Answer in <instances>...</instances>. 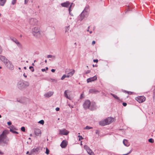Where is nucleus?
<instances>
[{
  "mask_svg": "<svg viewBox=\"0 0 155 155\" xmlns=\"http://www.w3.org/2000/svg\"><path fill=\"white\" fill-rule=\"evenodd\" d=\"M7 133V131L5 130L0 135V144L2 143L4 144H8L9 140L6 136Z\"/></svg>",
  "mask_w": 155,
  "mask_h": 155,
  "instance_id": "1",
  "label": "nucleus"
},
{
  "mask_svg": "<svg viewBox=\"0 0 155 155\" xmlns=\"http://www.w3.org/2000/svg\"><path fill=\"white\" fill-rule=\"evenodd\" d=\"M29 83L26 81L20 80L18 81L17 84L18 88L21 90H23L29 86Z\"/></svg>",
  "mask_w": 155,
  "mask_h": 155,
  "instance_id": "2",
  "label": "nucleus"
},
{
  "mask_svg": "<svg viewBox=\"0 0 155 155\" xmlns=\"http://www.w3.org/2000/svg\"><path fill=\"white\" fill-rule=\"evenodd\" d=\"M32 34L35 37H39L41 35L40 28L38 27H35L32 29Z\"/></svg>",
  "mask_w": 155,
  "mask_h": 155,
  "instance_id": "3",
  "label": "nucleus"
},
{
  "mask_svg": "<svg viewBox=\"0 0 155 155\" xmlns=\"http://www.w3.org/2000/svg\"><path fill=\"white\" fill-rule=\"evenodd\" d=\"M29 23L31 25H36L38 24V21L36 18H31L29 19Z\"/></svg>",
  "mask_w": 155,
  "mask_h": 155,
  "instance_id": "4",
  "label": "nucleus"
},
{
  "mask_svg": "<svg viewBox=\"0 0 155 155\" xmlns=\"http://www.w3.org/2000/svg\"><path fill=\"white\" fill-rule=\"evenodd\" d=\"M7 68L9 69L12 70L14 69V66L12 62L9 61L5 64Z\"/></svg>",
  "mask_w": 155,
  "mask_h": 155,
  "instance_id": "5",
  "label": "nucleus"
},
{
  "mask_svg": "<svg viewBox=\"0 0 155 155\" xmlns=\"http://www.w3.org/2000/svg\"><path fill=\"white\" fill-rule=\"evenodd\" d=\"M91 105V103L90 101L89 100H87L85 101L83 104V107L85 109L90 108Z\"/></svg>",
  "mask_w": 155,
  "mask_h": 155,
  "instance_id": "6",
  "label": "nucleus"
},
{
  "mask_svg": "<svg viewBox=\"0 0 155 155\" xmlns=\"http://www.w3.org/2000/svg\"><path fill=\"white\" fill-rule=\"evenodd\" d=\"M85 149L86 150L87 153L90 155H94V153L90 148L86 145H85L84 147Z\"/></svg>",
  "mask_w": 155,
  "mask_h": 155,
  "instance_id": "7",
  "label": "nucleus"
},
{
  "mask_svg": "<svg viewBox=\"0 0 155 155\" xmlns=\"http://www.w3.org/2000/svg\"><path fill=\"white\" fill-rule=\"evenodd\" d=\"M145 97L143 96H139L136 98V100L140 103L144 102L145 101Z\"/></svg>",
  "mask_w": 155,
  "mask_h": 155,
  "instance_id": "8",
  "label": "nucleus"
},
{
  "mask_svg": "<svg viewBox=\"0 0 155 155\" xmlns=\"http://www.w3.org/2000/svg\"><path fill=\"white\" fill-rule=\"evenodd\" d=\"M69 132L65 129L59 130V134L62 135H67Z\"/></svg>",
  "mask_w": 155,
  "mask_h": 155,
  "instance_id": "9",
  "label": "nucleus"
},
{
  "mask_svg": "<svg viewBox=\"0 0 155 155\" xmlns=\"http://www.w3.org/2000/svg\"><path fill=\"white\" fill-rule=\"evenodd\" d=\"M0 60L5 64H6L7 62H8V61H9L5 56L2 55H0Z\"/></svg>",
  "mask_w": 155,
  "mask_h": 155,
  "instance_id": "10",
  "label": "nucleus"
},
{
  "mask_svg": "<svg viewBox=\"0 0 155 155\" xmlns=\"http://www.w3.org/2000/svg\"><path fill=\"white\" fill-rule=\"evenodd\" d=\"M11 40L16 44L19 47H21L22 46L21 45V43L18 41V40L15 38L13 37L11 38Z\"/></svg>",
  "mask_w": 155,
  "mask_h": 155,
  "instance_id": "11",
  "label": "nucleus"
},
{
  "mask_svg": "<svg viewBox=\"0 0 155 155\" xmlns=\"http://www.w3.org/2000/svg\"><path fill=\"white\" fill-rule=\"evenodd\" d=\"M88 7L86 6L85 7L83 11L81 12V15H82L84 13L85 16L86 17L88 15Z\"/></svg>",
  "mask_w": 155,
  "mask_h": 155,
  "instance_id": "12",
  "label": "nucleus"
},
{
  "mask_svg": "<svg viewBox=\"0 0 155 155\" xmlns=\"http://www.w3.org/2000/svg\"><path fill=\"white\" fill-rule=\"evenodd\" d=\"M105 120L107 124H109L114 121V119L113 118L108 117Z\"/></svg>",
  "mask_w": 155,
  "mask_h": 155,
  "instance_id": "13",
  "label": "nucleus"
},
{
  "mask_svg": "<svg viewBox=\"0 0 155 155\" xmlns=\"http://www.w3.org/2000/svg\"><path fill=\"white\" fill-rule=\"evenodd\" d=\"M54 93V92L52 91H49L48 92L46 93H45L44 94V96L46 98H49L51 97L52 95H53Z\"/></svg>",
  "mask_w": 155,
  "mask_h": 155,
  "instance_id": "14",
  "label": "nucleus"
},
{
  "mask_svg": "<svg viewBox=\"0 0 155 155\" xmlns=\"http://www.w3.org/2000/svg\"><path fill=\"white\" fill-rule=\"evenodd\" d=\"M97 79V77L96 76H95L93 77L87 79V83H89L92 81H94Z\"/></svg>",
  "mask_w": 155,
  "mask_h": 155,
  "instance_id": "15",
  "label": "nucleus"
},
{
  "mask_svg": "<svg viewBox=\"0 0 155 155\" xmlns=\"http://www.w3.org/2000/svg\"><path fill=\"white\" fill-rule=\"evenodd\" d=\"M67 141L65 140H63L60 146L62 148H65L67 146Z\"/></svg>",
  "mask_w": 155,
  "mask_h": 155,
  "instance_id": "16",
  "label": "nucleus"
},
{
  "mask_svg": "<svg viewBox=\"0 0 155 155\" xmlns=\"http://www.w3.org/2000/svg\"><path fill=\"white\" fill-rule=\"evenodd\" d=\"M70 4V3L68 1H67L66 2L64 3H63L61 4V5L63 7H68L69 6Z\"/></svg>",
  "mask_w": 155,
  "mask_h": 155,
  "instance_id": "17",
  "label": "nucleus"
},
{
  "mask_svg": "<svg viewBox=\"0 0 155 155\" xmlns=\"http://www.w3.org/2000/svg\"><path fill=\"white\" fill-rule=\"evenodd\" d=\"M34 132L35 134L37 136H39V134H41V133L40 130L38 128L35 129Z\"/></svg>",
  "mask_w": 155,
  "mask_h": 155,
  "instance_id": "18",
  "label": "nucleus"
},
{
  "mask_svg": "<svg viewBox=\"0 0 155 155\" xmlns=\"http://www.w3.org/2000/svg\"><path fill=\"white\" fill-rule=\"evenodd\" d=\"M89 92L91 93L97 94L99 92V91L95 89H91L89 90Z\"/></svg>",
  "mask_w": 155,
  "mask_h": 155,
  "instance_id": "19",
  "label": "nucleus"
},
{
  "mask_svg": "<svg viewBox=\"0 0 155 155\" xmlns=\"http://www.w3.org/2000/svg\"><path fill=\"white\" fill-rule=\"evenodd\" d=\"M69 92V91L68 90H65L64 93V96L67 98L68 99L71 100V98L70 97V96H69L68 94H67V93H68Z\"/></svg>",
  "mask_w": 155,
  "mask_h": 155,
  "instance_id": "20",
  "label": "nucleus"
},
{
  "mask_svg": "<svg viewBox=\"0 0 155 155\" xmlns=\"http://www.w3.org/2000/svg\"><path fill=\"white\" fill-rule=\"evenodd\" d=\"M39 150V149L38 147H37L36 148H34L31 151V153L32 154H33V153H36Z\"/></svg>",
  "mask_w": 155,
  "mask_h": 155,
  "instance_id": "21",
  "label": "nucleus"
},
{
  "mask_svg": "<svg viewBox=\"0 0 155 155\" xmlns=\"http://www.w3.org/2000/svg\"><path fill=\"white\" fill-rule=\"evenodd\" d=\"M96 106L95 103H92L91 105V107L90 108L91 110H94L96 109Z\"/></svg>",
  "mask_w": 155,
  "mask_h": 155,
  "instance_id": "22",
  "label": "nucleus"
},
{
  "mask_svg": "<svg viewBox=\"0 0 155 155\" xmlns=\"http://www.w3.org/2000/svg\"><path fill=\"white\" fill-rule=\"evenodd\" d=\"M74 6V4H73V3H71V5H70L69 8L68 9L69 14L71 16H73V15L71 13V8L72 7H73Z\"/></svg>",
  "mask_w": 155,
  "mask_h": 155,
  "instance_id": "23",
  "label": "nucleus"
},
{
  "mask_svg": "<svg viewBox=\"0 0 155 155\" xmlns=\"http://www.w3.org/2000/svg\"><path fill=\"white\" fill-rule=\"evenodd\" d=\"M99 124L100 125L104 126L107 125L105 119L104 120H101L99 122Z\"/></svg>",
  "mask_w": 155,
  "mask_h": 155,
  "instance_id": "24",
  "label": "nucleus"
},
{
  "mask_svg": "<svg viewBox=\"0 0 155 155\" xmlns=\"http://www.w3.org/2000/svg\"><path fill=\"white\" fill-rule=\"evenodd\" d=\"M123 143L124 145L127 147H128L130 145V144L127 142V140L124 139L123 140Z\"/></svg>",
  "mask_w": 155,
  "mask_h": 155,
  "instance_id": "25",
  "label": "nucleus"
},
{
  "mask_svg": "<svg viewBox=\"0 0 155 155\" xmlns=\"http://www.w3.org/2000/svg\"><path fill=\"white\" fill-rule=\"evenodd\" d=\"M7 0H0V5L3 6Z\"/></svg>",
  "mask_w": 155,
  "mask_h": 155,
  "instance_id": "26",
  "label": "nucleus"
},
{
  "mask_svg": "<svg viewBox=\"0 0 155 155\" xmlns=\"http://www.w3.org/2000/svg\"><path fill=\"white\" fill-rule=\"evenodd\" d=\"M29 99L26 98H24V101H22L21 102L24 104H26L27 103H28L29 102ZM18 101L20 102L19 101Z\"/></svg>",
  "mask_w": 155,
  "mask_h": 155,
  "instance_id": "27",
  "label": "nucleus"
},
{
  "mask_svg": "<svg viewBox=\"0 0 155 155\" xmlns=\"http://www.w3.org/2000/svg\"><path fill=\"white\" fill-rule=\"evenodd\" d=\"M75 73V71L74 70H73L71 71H70L68 74H69L70 76L71 77Z\"/></svg>",
  "mask_w": 155,
  "mask_h": 155,
  "instance_id": "28",
  "label": "nucleus"
},
{
  "mask_svg": "<svg viewBox=\"0 0 155 155\" xmlns=\"http://www.w3.org/2000/svg\"><path fill=\"white\" fill-rule=\"evenodd\" d=\"M80 17L79 20H80L81 21L84 18V17H86L84 15V13L82 15H81V13L80 15Z\"/></svg>",
  "mask_w": 155,
  "mask_h": 155,
  "instance_id": "29",
  "label": "nucleus"
},
{
  "mask_svg": "<svg viewBox=\"0 0 155 155\" xmlns=\"http://www.w3.org/2000/svg\"><path fill=\"white\" fill-rule=\"evenodd\" d=\"M70 29V26H68L67 27H66L65 28V32L66 33Z\"/></svg>",
  "mask_w": 155,
  "mask_h": 155,
  "instance_id": "30",
  "label": "nucleus"
},
{
  "mask_svg": "<svg viewBox=\"0 0 155 155\" xmlns=\"http://www.w3.org/2000/svg\"><path fill=\"white\" fill-rule=\"evenodd\" d=\"M110 94L113 96L115 99L117 100H119V98L116 95L111 93Z\"/></svg>",
  "mask_w": 155,
  "mask_h": 155,
  "instance_id": "31",
  "label": "nucleus"
},
{
  "mask_svg": "<svg viewBox=\"0 0 155 155\" xmlns=\"http://www.w3.org/2000/svg\"><path fill=\"white\" fill-rule=\"evenodd\" d=\"M47 57L48 58H52L53 59H54L55 58V56H54L50 54L48 55Z\"/></svg>",
  "mask_w": 155,
  "mask_h": 155,
  "instance_id": "32",
  "label": "nucleus"
},
{
  "mask_svg": "<svg viewBox=\"0 0 155 155\" xmlns=\"http://www.w3.org/2000/svg\"><path fill=\"white\" fill-rule=\"evenodd\" d=\"M10 130L11 132H12L13 133L16 134H18V132L13 130V129H10Z\"/></svg>",
  "mask_w": 155,
  "mask_h": 155,
  "instance_id": "33",
  "label": "nucleus"
},
{
  "mask_svg": "<svg viewBox=\"0 0 155 155\" xmlns=\"http://www.w3.org/2000/svg\"><path fill=\"white\" fill-rule=\"evenodd\" d=\"M38 123H40L42 125H43L44 123V121L43 120H41L39 121Z\"/></svg>",
  "mask_w": 155,
  "mask_h": 155,
  "instance_id": "34",
  "label": "nucleus"
},
{
  "mask_svg": "<svg viewBox=\"0 0 155 155\" xmlns=\"http://www.w3.org/2000/svg\"><path fill=\"white\" fill-rule=\"evenodd\" d=\"M10 129H12L13 130H17V129L14 127V126L13 125H12L10 127H9Z\"/></svg>",
  "mask_w": 155,
  "mask_h": 155,
  "instance_id": "35",
  "label": "nucleus"
},
{
  "mask_svg": "<svg viewBox=\"0 0 155 155\" xmlns=\"http://www.w3.org/2000/svg\"><path fill=\"white\" fill-rule=\"evenodd\" d=\"M148 141L151 143L154 142V140L152 138H150L148 140Z\"/></svg>",
  "mask_w": 155,
  "mask_h": 155,
  "instance_id": "36",
  "label": "nucleus"
},
{
  "mask_svg": "<svg viewBox=\"0 0 155 155\" xmlns=\"http://www.w3.org/2000/svg\"><path fill=\"white\" fill-rule=\"evenodd\" d=\"M92 127L88 126H87L84 128L85 129L88 130L92 129Z\"/></svg>",
  "mask_w": 155,
  "mask_h": 155,
  "instance_id": "37",
  "label": "nucleus"
},
{
  "mask_svg": "<svg viewBox=\"0 0 155 155\" xmlns=\"http://www.w3.org/2000/svg\"><path fill=\"white\" fill-rule=\"evenodd\" d=\"M29 69H30L31 70V71L32 72L34 71V68L31 66L29 67Z\"/></svg>",
  "mask_w": 155,
  "mask_h": 155,
  "instance_id": "38",
  "label": "nucleus"
},
{
  "mask_svg": "<svg viewBox=\"0 0 155 155\" xmlns=\"http://www.w3.org/2000/svg\"><path fill=\"white\" fill-rule=\"evenodd\" d=\"M16 2V0H12V4L13 5H15Z\"/></svg>",
  "mask_w": 155,
  "mask_h": 155,
  "instance_id": "39",
  "label": "nucleus"
},
{
  "mask_svg": "<svg viewBox=\"0 0 155 155\" xmlns=\"http://www.w3.org/2000/svg\"><path fill=\"white\" fill-rule=\"evenodd\" d=\"M123 92H125L126 93H127L128 94H131L132 93V92H131L130 91H125V90L123 91Z\"/></svg>",
  "mask_w": 155,
  "mask_h": 155,
  "instance_id": "40",
  "label": "nucleus"
},
{
  "mask_svg": "<svg viewBox=\"0 0 155 155\" xmlns=\"http://www.w3.org/2000/svg\"><path fill=\"white\" fill-rule=\"evenodd\" d=\"M49 150L47 148H46V152L45 153L47 154H48L49 153Z\"/></svg>",
  "mask_w": 155,
  "mask_h": 155,
  "instance_id": "41",
  "label": "nucleus"
},
{
  "mask_svg": "<svg viewBox=\"0 0 155 155\" xmlns=\"http://www.w3.org/2000/svg\"><path fill=\"white\" fill-rule=\"evenodd\" d=\"M66 78V75L64 74L62 76L61 78V80H63Z\"/></svg>",
  "mask_w": 155,
  "mask_h": 155,
  "instance_id": "42",
  "label": "nucleus"
},
{
  "mask_svg": "<svg viewBox=\"0 0 155 155\" xmlns=\"http://www.w3.org/2000/svg\"><path fill=\"white\" fill-rule=\"evenodd\" d=\"M21 130L23 132H25V128L24 127H22L21 128Z\"/></svg>",
  "mask_w": 155,
  "mask_h": 155,
  "instance_id": "43",
  "label": "nucleus"
},
{
  "mask_svg": "<svg viewBox=\"0 0 155 155\" xmlns=\"http://www.w3.org/2000/svg\"><path fill=\"white\" fill-rule=\"evenodd\" d=\"M132 151V149H131L128 153H126V154H124L123 155H127L128 154L130 153Z\"/></svg>",
  "mask_w": 155,
  "mask_h": 155,
  "instance_id": "44",
  "label": "nucleus"
},
{
  "mask_svg": "<svg viewBox=\"0 0 155 155\" xmlns=\"http://www.w3.org/2000/svg\"><path fill=\"white\" fill-rule=\"evenodd\" d=\"M78 137H79V140H82L83 139V137L79 135Z\"/></svg>",
  "mask_w": 155,
  "mask_h": 155,
  "instance_id": "45",
  "label": "nucleus"
},
{
  "mask_svg": "<svg viewBox=\"0 0 155 155\" xmlns=\"http://www.w3.org/2000/svg\"><path fill=\"white\" fill-rule=\"evenodd\" d=\"M83 93H82L80 95V99H82L84 97L83 96Z\"/></svg>",
  "mask_w": 155,
  "mask_h": 155,
  "instance_id": "46",
  "label": "nucleus"
},
{
  "mask_svg": "<svg viewBox=\"0 0 155 155\" xmlns=\"http://www.w3.org/2000/svg\"><path fill=\"white\" fill-rule=\"evenodd\" d=\"M90 72V71L89 70H87L85 72L86 74L89 73Z\"/></svg>",
  "mask_w": 155,
  "mask_h": 155,
  "instance_id": "47",
  "label": "nucleus"
},
{
  "mask_svg": "<svg viewBox=\"0 0 155 155\" xmlns=\"http://www.w3.org/2000/svg\"><path fill=\"white\" fill-rule=\"evenodd\" d=\"M127 105V104L126 103L124 102L123 103V105L124 106H126Z\"/></svg>",
  "mask_w": 155,
  "mask_h": 155,
  "instance_id": "48",
  "label": "nucleus"
},
{
  "mask_svg": "<svg viewBox=\"0 0 155 155\" xmlns=\"http://www.w3.org/2000/svg\"><path fill=\"white\" fill-rule=\"evenodd\" d=\"M28 0H25V4H26L28 3Z\"/></svg>",
  "mask_w": 155,
  "mask_h": 155,
  "instance_id": "49",
  "label": "nucleus"
},
{
  "mask_svg": "<svg viewBox=\"0 0 155 155\" xmlns=\"http://www.w3.org/2000/svg\"><path fill=\"white\" fill-rule=\"evenodd\" d=\"M2 52V47L0 46V54H1Z\"/></svg>",
  "mask_w": 155,
  "mask_h": 155,
  "instance_id": "50",
  "label": "nucleus"
},
{
  "mask_svg": "<svg viewBox=\"0 0 155 155\" xmlns=\"http://www.w3.org/2000/svg\"><path fill=\"white\" fill-rule=\"evenodd\" d=\"M7 124L8 125H10L12 123L10 121L8 122H7Z\"/></svg>",
  "mask_w": 155,
  "mask_h": 155,
  "instance_id": "51",
  "label": "nucleus"
},
{
  "mask_svg": "<svg viewBox=\"0 0 155 155\" xmlns=\"http://www.w3.org/2000/svg\"><path fill=\"white\" fill-rule=\"evenodd\" d=\"M93 61L94 62H98V60L97 59H95V60H93Z\"/></svg>",
  "mask_w": 155,
  "mask_h": 155,
  "instance_id": "52",
  "label": "nucleus"
},
{
  "mask_svg": "<svg viewBox=\"0 0 155 155\" xmlns=\"http://www.w3.org/2000/svg\"><path fill=\"white\" fill-rule=\"evenodd\" d=\"M59 110H60V109H59V107H57L56 108V109H55V110H56V111H59Z\"/></svg>",
  "mask_w": 155,
  "mask_h": 155,
  "instance_id": "53",
  "label": "nucleus"
},
{
  "mask_svg": "<svg viewBox=\"0 0 155 155\" xmlns=\"http://www.w3.org/2000/svg\"><path fill=\"white\" fill-rule=\"evenodd\" d=\"M51 80H52V81L53 82L55 81V82H56L57 81L55 79H52Z\"/></svg>",
  "mask_w": 155,
  "mask_h": 155,
  "instance_id": "54",
  "label": "nucleus"
},
{
  "mask_svg": "<svg viewBox=\"0 0 155 155\" xmlns=\"http://www.w3.org/2000/svg\"><path fill=\"white\" fill-rule=\"evenodd\" d=\"M66 78H68L70 77H71V76H70L69 74H68V75H66Z\"/></svg>",
  "mask_w": 155,
  "mask_h": 155,
  "instance_id": "55",
  "label": "nucleus"
},
{
  "mask_svg": "<svg viewBox=\"0 0 155 155\" xmlns=\"http://www.w3.org/2000/svg\"><path fill=\"white\" fill-rule=\"evenodd\" d=\"M95 41H92V45H94V44H95Z\"/></svg>",
  "mask_w": 155,
  "mask_h": 155,
  "instance_id": "56",
  "label": "nucleus"
},
{
  "mask_svg": "<svg viewBox=\"0 0 155 155\" xmlns=\"http://www.w3.org/2000/svg\"><path fill=\"white\" fill-rule=\"evenodd\" d=\"M41 71L43 72L45 71V68L42 69Z\"/></svg>",
  "mask_w": 155,
  "mask_h": 155,
  "instance_id": "57",
  "label": "nucleus"
},
{
  "mask_svg": "<svg viewBox=\"0 0 155 155\" xmlns=\"http://www.w3.org/2000/svg\"><path fill=\"white\" fill-rule=\"evenodd\" d=\"M51 71L52 72H54L55 71V70L54 69H52L51 70Z\"/></svg>",
  "mask_w": 155,
  "mask_h": 155,
  "instance_id": "58",
  "label": "nucleus"
},
{
  "mask_svg": "<svg viewBox=\"0 0 155 155\" xmlns=\"http://www.w3.org/2000/svg\"><path fill=\"white\" fill-rule=\"evenodd\" d=\"M3 154V153L0 150V154L2 155Z\"/></svg>",
  "mask_w": 155,
  "mask_h": 155,
  "instance_id": "59",
  "label": "nucleus"
},
{
  "mask_svg": "<svg viewBox=\"0 0 155 155\" xmlns=\"http://www.w3.org/2000/svg\"><path fill=\"white\" fill-rule=\"evenodd\" d=\"M23 76L25 77V78H27V76L26 75H25V73H24V74H23Z\"/></svg>",
  "mask_w": 155,
  "mask_h": 155,
  "instance_id": "60",
  "label": "nucleus"
},
{
  "mask_svg": "<svg viewBox=\"0 0 155 155\" xmlns=\"http://www.w3.org/2000/svg\"><path fill=\"white\" fill-rule=\"evenodd\" d=\"M45 70H48V67H46V68H45Z\"/></svg>",
  "mask_w": 155,
  "mask_h": 155,
  "instance_id": "61",
  "label": "nucleus"
},
{
  "mask_svg": "<svg viewBox=\"0 0 155 155\" xmlns=\"http://www.w3.org/2000/svg\"><path fill=\"white\" fill-rule=\"evenodd\" d=\"M24 69H26V67H24Z\"/></svg>",
  "mask_w": 155,
  "mask_h": 155,
  "instance_id": "62",
  "label": "nucleus"
},
{
  "mask_svg": "<svg viewBox=\"0 0 155 155\" xmlns=\"http://www.w3.org/2000/svg\"><path fill=\"white\" fill-rule=\"evenodd\" d=\"M89 32H90V34H91V33H92V31H90Z\"/></svg>",
  "mask_w": 155,
  "mask_h": 155,
  "instance_id": "63",
  "label": "nucleus"
},
{
  "mask_svg": "<svg viewBox=\"0 0 155 155\" xmlns=\"http://www.w3.org/2000/svg\"><path fill=\"white\" fill-rule=\"evenodd\" d=\"M74 44L75 45H77V43H76V42H75V43H74Z\"/></svg>",
  "mask_w": 155,
  "mask_h": 155,
  "instance_id": "64",
  "label": "nucleus"
}]
</instances>
